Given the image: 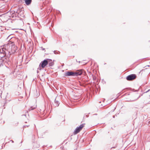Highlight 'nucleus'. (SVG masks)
Masks as SVG:
<instances>
[{"mask_svg":"<svg viewBox=\"0 0 150 150\" xmlns=\"http://www.w3.org/2000/svg\"><path fill=\"white\" fill-rule=\"evenodd\" d=\"M16 50V47L14 45H11L10 46L9 44L6 45L4 46L3 47L0 49V53L3 54L1 57H5L6 53L8 52V54L10 55L14 54Z\"/></svg>","mask_w":150,"mask_h":150,"instance_id":"obj_1","label":"nucleus"},{"mask_svg":"<svg viewBox=\"0 0 150 150\" xmlns=\"http://www.w3.org/2000/svg\"><path fill=\"white\" fill-rule=\"evenodd\" d=\"M82 73V71L81 70L77 71L76 72H73L71 71H68L66 72L65 73V75L66 76H75L81 75Z\"/></svg>","mask_w":150,"mask_h":150,"instance_id":"obj_2","label":"nucleus"},{"mask_svg":"<svg viewBox=\"0 0 150 150\" xmlns=\"http://www.w3.org/2000/svg\"><path fill=\"white\" fill-rule=\"evenodd\" d=\"M48 61L47 59H45L43 61H42L39 65L40 68H38V69L41 70L40 66L43 68L45 67V66L48 64Z\"/></svg>","mask_w":150,"mask_h":150,"instance_id":"obj_3","label":"nucleus"},{"mask_svg":"<svg viewBox=\"0 0 150 150\" xmlns=\"http://www.w3.org/2000/svg\"><path fill=\"white\" fill-rule=\"evenodd\" d=\"M84 125L85 124H83L80 125L79 127H77L74 131V134H76L78 133L84 127Z\"/></svg>","mask_w":150,"mask_h":150,"instance_id":"obj_4","label":"nucleus"},{"mask_svg":"<svg viewBox=\"0 0 150 150\" xmlns=\"http://www.w3.org/2000/svg\"><path fill=\"white\" fill-rule=\"evenodd\" d=\"M136 76L135 74H132L126 77V79L128 81H132L135 79Z\"/></svg>","mask_w":150,"mask_h":150,"instance_id":"obj_5","label":"nucleus"},{"mask_svg":"<svg viewBox=\"0 0 150 150\" xmlns=\"http://www.w3.org/2000/svg\"><path fill=\"white\" fill-rule=\"evenodd\" d=\"M48 64L49 65V67H52L54 65V63L51 59H48Z\"/></svg>","mask_w":150,"mask_h":150,"instance_id":"obj_6","label":"nucleus"},{"mask_svg":"<svg viewBox=\"0 0 150 150\" xmlns=\"http://www.w3.org/2000/svg\"><path fill=\"white\" fill-rule=\"evenodd\" d=\"M25 2L27 5L30 4L32 2V0H24Z\"/></svg>","mask_w":150,"mask_h":150,"instance_id":"obj_7","label":"nucleus"},{"mask_svg":"<svg viewBox=\"0 0 150 150\" xmlns=\"http://www.w3.org/2000/svg\"><path fill=\"white\" fill-rule=\"evenodd\" d=\"M55 106H58L59 104V102L56 100V99L55 100Z\"/></svg>","mask_w":150,"mask_h":150,"instance_id":"obj_8","label":"nucleus"},{"mask_svg":"<svg viewBox=\"0 0 150 150\" xmlns=\"http://www.w3.org/2000/svg\"><path fill=\"white\" fill-rule=\"evenodd\" d=\"M36 107V106H33V107H31L29 109V110H33L34 109H35Z\"/></svg>","mask_w":150,"mask_h":150,"instance_id":"obj_9","label":"nucleus"},{"mask_svg":"<svg viewBox=\"0 0 150 150\" xmlns=\"http://www.w3.org/2000/svg\"><path fill=\"white\" fill-rule=\"evenodd\" d=\"M54 53L55 54H59L60 53V52L58 51H54Z\"/></svg>","mask_w":150,"mask_h":150,"instance_id":"obj_10","label":"nucleus"},{"mask_svg":"<svg viewBox=\"0 0 150 150\" xmlns=\"http://www.w3.org/2000/svg\"><path fill=\"white\" fill-rule=\"evenodd\" d=\"M29 126V125H24L23 128H26V127H28Z\"/></svg>","mask_w":150,"mask_h":150,"instance_id":"obj_11","label":"nucleus"},{"mask_svg":"<svg viewBox=\"0 0 150 150\" xmlns=\"http://www.w3.org/2000/svg\"><path fill=\"white\" fill-rule=\"evenodd\" d=\"M139 97H139L138 98H137L136 99H135V100H132V101H134V100H136L137 99H138Z\"/></svg>","mask_w":150,"mask_h":150,"instance_id":"obj_12","label":"nucleus"},{"mask_svg":"<svg viewBox=\"0 0 150 150\" xmlns=\"http://www.w3.org/2000/svg\"><path fill=\"white\" fill-rule=\"evenodd\" d=\"M12 143H13V141L12 140H11L10 141Z\"/></svg>","mask_w":150,"mask_h":150,"instance_id":"obj_13","label":"nucleus"},{"mask_svg":"<svg viewBox=\"0 0 150 150\" xmlns=\"http://www.w3.org/2000/svg\"><path fill=\"white\" fill-rule=\"evenodd\" d=\"M149 90H149L148 91H146V93H147V92H148Z\"/></svg>","mask_w":150,"mask_h":150,"instance_id":"obj_14","label":"nucleus"},{"mask_svg":"<svg viewBox=\"0 0 150 150\" xmlns=\"http://www.w3.org/2000/svg\"><path fill=\"white\" fill-rule=\"evenodd\" d=\"M19 29H20V30H23V29H21V28Z\"/></svg>","mask_w":150,"mask_h":150,"instance_id":"obj_15","label":"nucleus"},{"mask_svg":"<svg viewBox=\"0 0 150 150\" xmlns=\"http://www.w3.org/2000/svg\"><path fill=\"white\" fill-rule=\"evenodd\" d=\"M17 13H19V12H18V11H17Z\"/></svg>","mask_w":150,"mask_h":150,"instance_id":"obj_16","label":"nucleus"},{"mask_svg":"<svg viewBox=\"0 0 150 150\" xmlns=\"http://www.w3.org/2000/svg\"><path fill=\"white\" fill-rule=\"evenodd\" d=\"M113 118H114L115 117V116H113Z\"/></svg>","mask_w":150,"mask_h":150,"instance_id":"obj_17","label":"nucleus"},{"mask_svg":"<svg viewBox=\"0 0 150 150\" xmlns=\"http://www.w3.org/2000/svg\"><path fill=\"white\" fill-rule=\"evenodd\" d=\"M14 29V28H13V29Z\"/></svg>","mask_w":150,"mask_h":150,"instance_id":"obj_18","label":"nucleus"},{"mask_svg":"<svg viewBox=\"0 0 150 150\" xmlns=\"http://www.w3.org/2000/svg\"><path fill=\"white\" fill-rule=\"evenodd\" d=\"M1 27H3V26H1Z\"/></svg>","mask_w":150,"mask_h":150,"instance_id":"obj_19","label":"nucleus"}]
</instances>
